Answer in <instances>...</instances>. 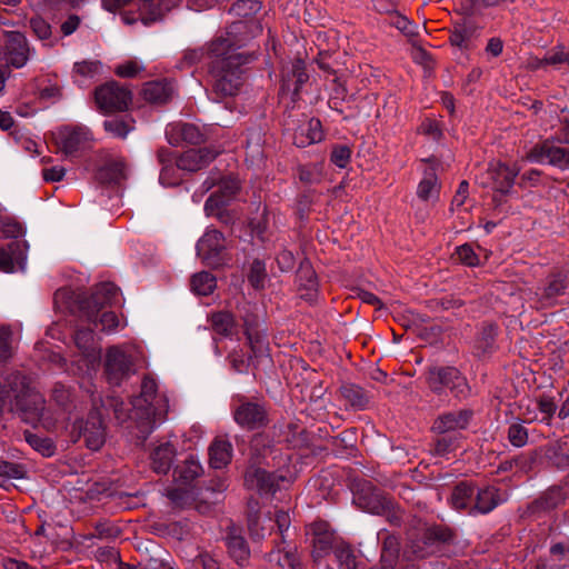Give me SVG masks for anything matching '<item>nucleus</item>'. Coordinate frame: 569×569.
<instances>
[{"label":"nucleus","mask_w":569,"mask_h":569,"mask_svg":"<svg viewBox=\"0 0 569 569\" xmlns=\"http://www.w3.org/2000/svg\"><path fill=\"white\" fill-rule=\"evenodd\" d=\"M527 159L539 163L547 161V163L560 170L569 169V149L556 146L550 140H545L531 148Z\"/></svg>","instance_id":"nucleus-12"},{"label":"nucleus","mask_w":569,"mask_h":569,"mask_svg":"<svg viewBox=\"0 0 569 569\" xmlns=\"http://www.w3.org/2000/svg\"><path fill=\"white\" fill-rule=\"evenodd\" d=\"M197 254L210 268H219L229 261L227 240L217 229H208L197 242Z\"/></svg>","instance_id":"nucleus-8"},{"label":"nucleus","mask_w":569,"mask_h":569,"mask_svg":"<svg viewBox=\"0 0 569 569\" xmlns=\"http://www.w3.org/2000/svg\"><path fill=\"white\" fill-rule=\"evenodd\" d=\"M560 63H566L569 66V50H566L563 46L555 47L545 56V58L539 60V66H556Z\"/></svg>","instance_id":"nucleus-59"},{"label":"nucleus","mask_w":569,"mask_h":569,"mask_svg":"<svg viewBox=\"0 0 569 569\" xmlns=\"http://www.w3.org/2000/svg\"><path fill=\"white\" fill-rule=\"evenodd\" d=\"M143 70L144 67L137 60H127L114 68V73L120 78L130 79L137 77Z\"/></svg>","instance_id":"nucleus-61"},{"label":"nucleus","mask_w":569,"mask_h":569,"mask_svg":"<svg viewBox=\"0 0 569 569\" xmlns=\"http://www.w3.org/2000/svg\"><path fill=\"white\" fill-rule=\"evenodd\" d=\"M249 26L261 31V27L254 22L234 21L228 28L226 36L217 37L208 47L213 91L221 98L234 96L242 84V66L248 62V57L238 52L237 49L243 46L246 39L240 38V34Z\"/></svg>","instance_id":"nucleus-1"},{"label":"nucleus","mask_w":569,"mask_h":569,"mask_svg":"<svg viewBox=\"0 0 569 569\" xmlns=\"http://www.w3.org/2000/svg\"><path fill=\"white\" fill-rule=\"evenodd\" d=\"M568 498V492L562 486H551L542 491L529 506L528 511L531 515H541L550 512L563 505Z\"/></svg>","instance_id":"nucleus-22"},{"label":"nucleus","mask_w":569,"mask_h":569,"mask_svg":"<svg viewBox=\"0 0 569 569\" xmlns=\"http://www.w3.org/2000/svg\"><path fill=\"white\" fill-rule=\"evenodd\" d=\"M453 537V532L450 528L441 525H435L425 530L422 539L426 545H433L450 542Z\"/></svg>","instance_id":"nucleus-50"},{"label":"nucleus","mask_w":569,"mask_h":569,"mask_svg":"<svg viewBox=\"0 0 569 569\" xmlns=\"http://www.w3.org/2000/svg\"><path fill=\"white\" fill-rule=\"evenodd\" d=\"M254 308L247 303L243 307V311L240 313V319L242 320L243 332L248 335L250 332H254L260 330V319L257 312L253 310Z\"/></svg>","instance_id":"nucleus-57"},{"label":"nucleus","mask_w":569,"mask_h":569,"mask_svg":"<svg viewBox=\"0 0 569 569\" xmlns=\"http://www.w3.org/2000/svg\"><path fill=\"white\" fill-rule=\"evenodd\" d=\"M103 128L112 136L124 139L133 130L134 119L128 113H116L103 121Z\"/></svg>","instance_id":"nucleus-40"},{"label":"nucleus","mask_w":569,"mask_h":569,"mask_svg":"<svg viewBox=\"0 0 569 569\" xmlns=\"http://www.w3.org/2000/svg\"><path fill=\"white\" fill-rule=\"evenodd\" d=\"M426 382L432 392L440 395L446 388L459 387L463 378L455 367L432 366L426 372Z\"/></svg>","instance_id":"nucleus-16"},{"label":"nucleus","mask_w":569,"mask_h":569,"mask_svg":"<svg viewBox=\"0 0 569 569\" xmlns=\"http://www.w3.org/2000/svg\"><path fill=\"white\" fill-rule=\"evenodd\" d=\"M282 482H289L282 473L268 472L258 467H249L244 473V486L259 493H273L281 488Z\"/></svg>","instance_id":"nucleus-13"},{"label":"nucleus","mask_w":569,"mask_h":569,"mask_svg":"<svg viewBox=\"0 0 569 569\" xmlns=\"http://www.w3.org/2000/svg\"><path fill=\"white\" fill-rule=\"evenodd\" d=\"M342 57L345 56L333 51L322 50L319 51L316 62L319 69L326 73L327 79H329V77L337 79L339 77H346L347 68H345V62L340 61Z\"/></svg>","instance_id":"nucleus-35"},{"label":"nucleus","mask_w":569,"mask_h":569,"mask_svg":"<svg viewBox=\"0 0 569 569\" xmlns=\"http://www.w3.org/2000/svg\"><path fill=\"white\" fill-rule=\"evenodd\" d=\"M16 353L13 333L9 327H0V362H9Z\"/></svg>","instance_id":"nucleus-52"},{"label":"nucleus","mask_w":569,"mask_h":569,"mask_svg":"<svg viewBox=\"0 0 569 569\" xmlns=\"http://www.w3.org/2000/svg\"><path fill=\"white\" fill-rule=\"evenodd\" d=\"M1 383L3 388V406L7 400L9 402L10 400H16L17 396H21L33 386L31 379L18 370L7 372Z\"/></svg>","instance_id":"nucleus-28"},{"label":"nucleus","mask_w":569,"mask_h":569,"mask_svg":"<svg viewBox=\"0 0 569 569\" xmlns=\"http://www.w3.org/2000/svg\"><path fill=\"white\" fill-rule=\"evenodd\" d=\"M325 138L321 121L311 118L306 124L298 127L293 133V143L299 148H305L312 143H318Z\"/></svg>","instance_id":"nucleus-30"},{"label":"nucleus","mask_w":569,"mask_h":569,"mask_svg":"<svg viewBox=\"0 0 569 569\" xmlns=\"http://www.w3.org/2000/svg\"><path fill=\"white\" fill-rule=\"evenodd\" d=\"M46 400L34 386L10 400V411L18 413L27 423H36L42 417Z\"/></svg>","instance_id":"nucleus-11"},{"label":"nucleus","mask_w":569,"mask_h":569,"mask_svg":"<svg viewBox=\"0 0 569 569\" xmlns=\"http://www.w3.org/2000/svg\"><path fill=\"white\" fill-rule=\"evenodd\" d=\"M219 153L220 151L212 147L189 149L177 158L176 166L180 170L196 172L213 161Z\"/></svg>","instance_id":"nucleus-21"},{"label":"nucleus","mask_w":569,"mask_h":569,"mask_svg":"<svg viewBox=\"0 0 569 569\" xmlns=\"http://www.w3.org/2000/svg\"><path fill=\"white\" fill-rule=\"evenodd\" d=\"M339 569H357V558L349 548H339L335 551Z\"/></svg>","instance_id":"nucleus-64"},{"label":"nucleus","mask_w":569,"mask_h":569,"mask_svg":"<svg viewBox=\"0 0 569 569\" xmlns=\"http://www.w3.org/2000/svg\"><path fill=\"white\" fill-rule=\"evenodd\" d=\"M507 438L513 447L521 448L528 442V430L521 422H512L508 427Z\"/></svg>","instance_id":"nucleus-55"},{"label":"nucleus","mask_w":569,"mask_h":569,"mask_svg":"<svg viewBox=\"0 0 569 569\" xmlns=\"http://www.w3.org/2000/svg\"><path fill=\"white\" fill-rule=\"evenodd\" d=\"M517 176L518 170L513 168L500 162L491 163L485 172V180L480 183L505 196L510 193Z\"/></svg>","instance_id":"nucleus-14"},{"label":"nucleus","mask_w":569,"mask_h":569,"mask_svg":"<svg viewBox=\"0 0 569 569\" xmlns=\"http://www.w3.org/2000/svg\"><path fill=\"white\" fill-rule=\"evenodd\" d=\"M158 386L154 379L144 377L141 382L140 395L131 401L132 410L129 418L137 429V438L142 442L162 422L168 412V403L163 396L157 393Z\"/></svg>","instance_id":"nucleus-2"},{"label":"nucleus","mask_w":569,"mask_h":569,"mask_svg":"<svg viewBox=\"0 0 569 569\" xmlns=\"http://www.w3.org/2000/svg\"><path fill=\"white\" fill-rule=\"evenodd\" d=\"M226 545L230 557L239 565L244 566L250 557V550L246 539L242 536L229 535L226 538Z\"/></svg>","instance_id":"nucleus-43"},{"label":"nucleus","mask_w":569,"mask_h":569,"mask_svg":"<svg viewBox=\"0 0 569 569\" xmlns=\"http://www.w3.org/2000/svg\"><path fill=\"white\" fill-rule=\"evenodd\" d=\"M440 186L433 168H429L425 171L423 178L420 181L417 190L418 197L428 201L438 197Z\"/></svg>","instance_id":"nucleus-46"},{"label":"nucleus","mask_w":569,"mask_h":569,"mask_svg":"<svg viewBox=\"0 0 569 569\" xmlns=\"http://www.w3.org/2000/svg\"><path fill=\"white\" fill-rule=\"evenodd\" d=\"M190 284L194 293L199 296H209L217 287V279L208 271H200L192 276Z\"/></svg>","instance_id":"nucleus-49"},{"label":"nucleus","mask_w":569,"mask_h":569,"mask_svg":"<svg viewBox=\"0 0 569 569\" xmlns=\"http://www.w3.org/2000/svg\"><path fill=\"white\" fill-rule=\"evenodd\" d=\"M73 442L83 439L88 449L98 451L106 442V425L101 412L93 408L87 418L77 419L71 427Z\"/></svg>","instance_id":"nucleus-7"},{"label":"nucleus","mask_w":569,"mask_h":569,"mask_svg":"<svg viewBox=\"0 0 569 569\" xmlns=\"http://www.w3.org/2000/svg\"><path fill=\"white\" fill-rule=\"evenodd\" d=\"M140 353L129 346H112L104 355V376L110 385L120 386L138 370Z\"/></svg>","instance_id":"nucleus-3"},{"label":"nucleus","mask_w":569,"mask_h":569,"mask_svg":"<svg viewBox=\"0 0 569 569\" xmlns=\"http://www.w3.org/2000/svg\"><path fill=\"white\" fill-rule=\"evenodd\" d=\"M498 335V326L492 322H483L478 331L475 340V355L485 357L496 349V338Z\"/></svg>","instance_id":"nucleus-34"},{"label":"nucleus","mask_w":569,"mask_h":569,"mask_svg":"<svg viewBox=\"0 0 569 569\" xmlns=\"http://www.w3.org/2000/svg\"><path fill=\"white\" fill-rule=\"evenodd\" d=\"M273 527L278 530V542L287 543V535L291 525V519L288 512L277 510L272 517Z\"/></svg>","instance_id":"nucleus-58"},{"label":"nucleus","mask_w":569,"mask_h":569,"mask_svg":"<svg viewBox=\"0 0 569 569\" xmlns=\"http://www.w3.org/2000/svg\"><path fill=\"white\" fill-rule=\"evenodd\" d=\"M475 487L467 481L459 482L452 489L450 503L457 510H467L473 505Z\"/></svg>","instance_id":"nucleus-42"},{"label":"nucleus","mask_w":569,"mask_h":569,"mask_svg":"<svg viewBox=\"0 0 569 569\" xmlns=\"http://www.w3.org/2000/svg\"><path fill=\"white\" fill-rule=\"evenodd\" d=\"M208 322L214 333L228 338L231 337L237 330V321L234 316L229 311L212 312Z\"/></svg>","instance_id":"nucleus-38"},{"label":"nucleus","mask_w":569,"mask_h":569,"mask_svg":"<svg viewBox=\"0 0 569 569\" xmlns=\"http://www.w3.org/2000/svg\"><path fill=\"white\" fill-rule=\"evenodd\" d=\"M437 437L435 438L432 442V448L430 449V452L433 456L438 457H446L452 452H455L457 449L461 446V440L463 439V436L460 432H453V433H436Z\"/></svg>","instance_id":"nucleus-37"},{"label":"nucleus","mask_w":569,"mask_h":569,"mask_svg":"<svg viewBox=\"0 0 569 569\" xmlns=\"http://www.w3.org/2000/svg\"><path fill=\"white\" fill-rule=\"evenodd\" d=\"M97 178L102 183L120 184L127 180V163L123 158H114L106 161L98 170Z\"/></svg>","instance_id":"nucleus-31"},{"label":"nucleus","mask_w":569,"mask_h":569,"mask_svg":"<svg viewBox=\"0 0 569 569\" xmlns=\"http://www.w3.org/2000/svg\"><path fill=\"white\" fill-rule=\"evenodd\" d=\"M119 289L111 282H102L97 284L90 296H78V306L80 318L88 323L98 327L97 315L101 310L114 303L118 299Z\"/></svg>","instance_id":"nucleus-6"},{"label":"nucleus","mask_w":569,"mask_h":569,"mask_svg":"<svg viewBox=\"0 0 569 569\" xmlns=\"http://www.w3.org/2000/svg\"><path fill=\"white\" fill-rule=\"evenodd\" d=\"M176 455L177 450L171 442L160 443L150 453L151 469L159 475H166L170 470Z\"/></svg>","instance_id":"nucleus-33"},{"label":"nucleus","mask_w":569,"mask_h":569,"mask_svg":"<svg viewBox=\"0 0 569 569\" xmlns=\"http://www.w3.org/2000/svg\"><path fill=\"white\" fill-rule=\"evenodd\" d=\"M244 336L248 340L252 358L261 359L269 357V342L266 330L260 329Z\"/></svg>","instance_id":"nucleus-48"},{"label":"nucleus","mask_w":569,"mask_h":569,"mask_svg":"<svg viewBox=\"0 0 569 569\" xmlns=\"http://www.w3.org/2000/svg\"><path fill=\"white\" fill-rule=\"evenodd\" d=\"M248 529L250 537L256 540H262L266 536H270L273 530L272 516H261L250 511L248 513Z\"/></svg>","instance_id":"nucleus-41"},{"label":"nucleus","mask_w":569,"mask_h":569,"mask_svg":"<svg viewBox=\"0 0 569 569\" xmlns=\"http://www.w3.org/2000/svg\"><path fill=\"white\" fill-rule=\"evenodd\" d=\"M4 37V57L7 61L4 67H23L29 59L30 52L26 37L18 31H8Z\"/></svg>","instance_id":"nucleus-18"},{"label":"nucleus","mask_w":569,"mask_h":569,"mask_svg":"<svg viewBox=\"0 0 569 569\" xmlns=\"http://www.w3.org/2000/svg\"><path fill=\"white\" fill-rule=\"evenodd\" d=\"M266 557L273 569H302L297 548L287 547L286 543L278 542V540H273V548Z\"/></svg>","instance_id":"nucleus-25"},{"label":"nucleus","mask_w":569,"mask_h":569,"mask_svg":"<svg viewBox=\"0 0 569 569\" xmlns=\"http://www.w3.org/2000/svg\"><path fill=\"white\" fill-rule=\"evenodd\" d=\"M339 390L342 398L357 410H363L369 403L368 393L358 385L345 383Z\"/></svg>","instance_id":"nucleus-44"},{"label":"nucleus","mask_w":569,"mask_h":569,"mask_svg":"<svg viewBox=\"0 0 569 569\" xmlns=\"http://www.w3.org/2000/svg\"><path fill=\"white\" fill-rule=\"evenodd\" d=\"M569 288V271L555 269L549 272L536 289L538 302L543 308H551L558 299L567 293Z\"/></svg>","instance_id":"nucleus-10"},{"label":"nucleus","mask_w":569,"mask_h":569,"mask_svg":"<svg viewBox=\"0 0 569 569\" xmlns=\"http://www.w3.org/2000/svg\"><path fill=\"white\" fill-rule=\"evenodd\" d=\"M389 499L390 497L373 487L369 481H363L353 497V501L359 508L375 515L385 510L383 506L389 503Z\"/></svg>","instance_id":"nucleus-19"},{"label":"nucleus","mask_w":569,"mask_h":569,"mask_svg":"<svg viewBox=\"0 0 569 569\" xmlns=\"http://www.w3.org/2000/svg\"><path fill=\"white\" fill-rule=\"evenodd\" d=\"M233 420L244 430H259L270 423V406L263 398L237 396Z\"/></svg>","instance_id":"nucleus-4"},{"label":"nucleus","mask_w":569,"mask_h":569,"mask_svg":"<svg viewBox=\"0 0 569 569\" xmlns=\"http://www.w3.org/2000/svg\"><path fill=\"white\" fill-rule=\"evenodd\" d=\"M546 457L558 469L569 468V435L550 442L546 448Z\"/></svg>","instance_id":"nucleus-36"},{"label":"nucleus","mask_w":569,"mask_h":569,"mask_svg":"<svg viewBox=\"0 0 569 569\" xmlns=\"http://www.w3.org/2000/svg\"><path fill=\"white\" fill-rule=\"evenodd\" d=\"M267 279L266 263L262 260L254 259L250 266L248 281L254 289H262Z\"/></svg>","instance_id":"nucleus-54"},{"label":"nucleus","mask_w":569,"mask_h":569,"mask_svg":"<svg viewBox=\"0 0 569 569\" xmlns=\"http://www.w3.org/2000/svg\"><path fill=\"white\" fill-rule=\"evenodd\" d=\"M232 445L224 439L217 438L209 447V462L214 469H221L230 463Z\"/></svg>","instance_id":"nucleus-39"},{"label":"nucleus","mask_w":569,"mask_h":569,"mask_svg":"<svg viewBox=\"0 0 569 569\" xmlns=\"http://www.w3.org/2000/svg\"><path fill=\"white\" fill-rule=\"evenodd\" d=\"M177 94V86L168 79L148 81L141 90L142 98L153 104H167L172 102Z\"/></svg>","instance_id":"nucleus-23"},{"label":"nucleus","mask_w":569,"mask_h":569,"mask_svg":"<svg viewBox=\"0 0 569 569\" xmlns=\"http://www.w3.org/2000/svg\"><path fill=\"white\" fill-rule=\"evenodd\" d=\"M473 417L471 409H460L447 411L439 415L432 422L431 431L433 433H453L466 430Z\"/></svg>","instance_id":"nucleus-17"},{"label":"nucleus","mask_w":569,"mask_h":569,"mask_svg":"<svg viewBox=\"0 0 569 569\" xmlns=\"http://www.w3.org/2000/svg\"><path fill=\"white\" fill-rule=\"evenodd\" d=\"M168 499L174 508L186 509L193 505L194 498L190 490L182 488H173L167 492Z\"/></svg>","instance_id":"nucleus-53"},{"label":"nucleus","mask_w":569,"mask_h":569,"mask_svg":"<svg viewBox=\"0 0 569 569\" xmlns=\"http://www.w3.org/2000/svg\"><path fill=\"white\" fill-rule=\"evenodd\" d=\"M239 183L236 179H222L218 189L210 194L204 203V210L208 214H214V211L228 204L239 191Z\"/></svg>","instance_id":"nucleus-26"},{"label":"nucleus","mask_w":569,"mask_h":569,"mask_svg":"<svg viewBox=\"0 0 569 569\" xmlns=\"http://www.w3.org/2000/svg\"><path fill=\"white\" fill-rule=\"evenodd\" d=\"M166 137L170 144L179 146L181 142L200 144L204 142V134L192 123L172 122L167 126Z\"/></svg>","instance_id":"nucleus-24"},{"label":"nucleus","mask_w":569,"mask_h":569,"mask_svg":"<svg viewBox=\"0 0 569 569\" xmlns=\"http://www.w3.org/2000/svg\"><path fill=\"white\" fill-rule=\"evenodd\" d=\"M383 509L385 510L378 515L386 517L390 525L399 527L403 519V511L400 507L390 498L389 503H386Z\"/></svg>","instance_id":"nucleus-62"},{"label":"nucleus","mask_w":569,"mask_h":569,"mask_svg":"<svg viewBox=\"0 0 569 569\" xmlns=\"http://www.w3.org/2000/svg\"><path fill=\"white\" fill-rule=\"evenodd\" d=\"M480 27L471 19H463L455 24L450 33L449 41L451 46L468 50L475 39L479 37Z\"/></svg>","instance_id":"nucleus-29"},{"label":"nucleus","mask_w":569,"mask_h":569,"mask_svg":"<svg viewBox=\"0 0 569 569\" xmlns=\"http://www.w3.org/2000/svg\"><path fill=\"white\" fill-rule=\"evenodd\" d=\"M380 563L381 569H395L400 556V538L382 530Z\"/></svg>","instance_id":"nucleus-32"},{"label":"nucleus","mask_w":569,"mask_h":569,"mask_svg":"<svg viewBox=\"0 0 569 569\" xmlns=\"http://www.w3.org/2000/svg\"><path fill=\"white\" fill-rule=\"evenodd\" d=\"M280 76L279 103L288 107L291 103L299 102L300 89L309 79L305 61L300 58H295L283 63Z\"/></svg>","instance_id":"nucleus-5"},{"label":"nucleus","mask_w":569,"mask_h":569,"mask_svg":"<svg viewBox=\"0 0 569 569\" xmlns=\"http://www.w3.org/2000/svg\"><path fill=\"white\" fill-rule=\"evenodd\" d=\"M261 3L258 0H238L234 2L230 11L240 18H249L259 12Z\"/></svg>","instance_id":"nucleus-56"},{"label":"nucleus","mask_w":569,"mask_h":569,"mask_svg":"<svg viewBox=\"0 0 569 569\" xmlns=\"http://www.w3.org/2000/svg\"><path fill=\"white\" fill-rule=\"evenodd\" d=\"M201 472V465L194 460L193 457H189L181 465L176 467L173 476L177 481L187 485L198 478Z\"/></svg>","instance_id":"nucleus-47"},{"label":"nucleus","mask_w":569,"mask_h":569,"mask_svg":"<svg viewBox=\"0 0 569 569\" xmlns=\"http://www.w3.org/2000/svg\"><path fill=\"white\" fill-rule=\"evenodd\" d=\"M297 280L300 288L315 292L318 287L317 274L309 261H303L297 271Z\"/></svg>","instance_id":"nucleus-51"},{"label":"nucleus","mask_w":569,"mask_h":569,"mask_svg":"<svg viewBox=\"0 0 569 569\" xmlns=\"http://www.w3.org/2000/svg\"><path fill=\"white\" fill-rule=\"evenodd\" d=\"M97 107H129L132 92L123 84L111 80L94 90Z\"/></svg>","instance_id":"nucleus-15"},{"label":"nucleus","mask_w":569,"mask_h":569,"mask_svg":"<svg viewBox=\"0 0 569 569\" xmlns=\"http://www.w3.org/2000/svg\"><path fill=\"white\" fill-rule=\"evenodd\" d=\"M502 501L500 490L493 486H487L475 492L473 505L469 509V515L489 513Z\"/></svg>","instance_id":"nucleus-27"},{"label":"nucleus","mask_w":569,"mask_h":569,"mask_svg":"<svg viewBox=\"0 0 569 569\" xmlns=\"http://www.w3.org/2000/svg\"><path fill=\"white\" fill-rule=\"evenodd\" d=\"M51 399L63 410H69L72 406V393L70 389L62 383L54 385L52 388Z\"/></svg>","instance_id":"nucleus-60"},{"label":"nucleus","mask_w":569,"mask_h":569,"mask_svg":"<svg viewBox=\"0 0 569 569\" xmlns=\"http://www.w3.org/2000/svg\"><path fill=\"white\" fill-rule=\"evenodd\" d=\"M23 438L27 443L42 457L50 458L56 455L57 446L51 438L39 436L30 430L23 432Z\"/></svg>","instance_id":"nucleus-45"},{"label":"nucleus","mask_w":569,"mask_h":569,"mask_svg":"<svg viewBox=\"0 0 569 569\" xmlns=\"http://www.w3.org/2000/svg\"><path fill=\"white\" fill-rule=\"evenodd\" d=\"M307 533L311 536V556L315 561H318L332 549L333 531L328 522L315 521L308 527Z\"/></svg>","instance_id":"nucleus-20"},{"label":"nucleus","mask_w":569,"mask_h":569,"mask_svg":"<svg viewBox=\"0 0 569 569\" xmlns=\"http://www.w3.org/2000/svg\"><path fill=\"white\" fill-rule=\"evenodd\" d=\"M57 149L64 156H76L93 140L91 131L83 126H66L52 132Z\"/></svg>","instance_id":"nucleus-9"},{"label":"nucleus","mask_w":569,"mask_h":569,"mask_svg":"<svg viewBox=\"0 0 569 569\" xmlns=\"http://www.w3.org/2000/svg\"><path fill=\"white\" fill-rule=\"evenodd\" d=\"M351 149L346 144H337L332 148L330 161L339 168H346L350 162Z\"/></svg>","instance_id":"nucleus-63"}]
</instances>
